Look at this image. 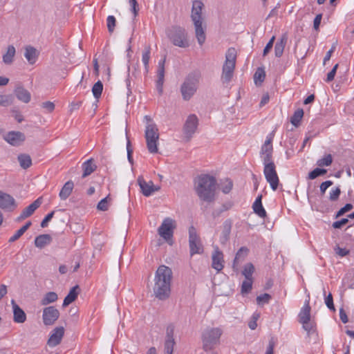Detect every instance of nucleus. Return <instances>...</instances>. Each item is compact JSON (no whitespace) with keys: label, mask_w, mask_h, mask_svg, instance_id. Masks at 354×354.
I'll use <instances>...</instances> for the list:
<instances>
[{"label":"nucleus","mask_w":354,"mask_h":354,"mask_svg":"<svg viewBox=\"0 0 354 354\" xmlns=\"http://www.w3.org/2000/svg\"><path fill=\"white\" fill-rule=\"evenodd\" d=\"M272 140H273V134L272 133L269 134L264 144L261 146L260 155L261 158L263 162H271L272 160V153H273V147H272Z\"/></svg>","instance_id":"f8f14e48"},{"label":"nucleus","mask_w":354,"mask_h":354,"mask_svg":"<svg viewBox=\"0 0 354 354\" xmlns=\"http://www.w3.org/2000/svg\"><path fill=\"white\" fill-rule=\"evenodd\" d=\"M21 168L26 169L32 165V159L28 154L21 153L17 157Z\"/></svg>","instance_id":"f704fd0d"},{"label":"nucleus","mask_w":354,"mask_h":354,"mask_svg":"<svg viewBox=\"0 0 354 354\" xmlns=\"http://www.w3.org/2000/svg\"><path fill=\"white\" fill-rule=\"evenodd\" d=\"M252 209L254 212L257 214L260 218H264L267 216V213L262 205V195H259L254 203L252 204Z\"/></svg>","instance_id":"5701e85b"},{"label":"nucleus","mask_w":354,"mask_h":354,"mask_svg":"<svg viewBox=\"0 0 354 354\" xmlns=\"http://www.w3.org/2000/svg\"><path fill=\"white\" fill-rule=\"evenodd\" d=\"M263 174L268 183H269L272 190L275 191L279 185V179L277 173L276 166L274 161L263 162Z\"/></svg>","instance_id":"6e6552de"},{"label":"nucleus","mask_w":354,"mask_h":354,"mask_svg":"<svg viewBox=\"0 0 354 354\" xmlns=\"http://www.w3.org/2000/svg\"><path fill=\"white\" fill-rule=\"evenodd\" d=\"M42 203L41 197L38 198L34 202H32L28 207L24 208L21 212V214L17 218V221H21L26 218L30 217L35 211L41 205Z\"/></svg>","instance_id":"2eb2a0df"},{"label":"nucleus","mask_w":354,"mask_h":354,"mask_svg":"<svg viewBox=\"0 0 354 354\" xmlns=\"http://www.w3.org/2000/svg\"><path fill=\"white\" fill-rule=\"evenodd\" d=\"M232 225V222L231 219H227L224 221L223 224V231L220 238V242L222 244H225L229 240Z\"/></svg>","instance_id":"b1692460"},{"label":"nucleus","mask_w":354,"mask_h":354,"mask_svg":"<svg viewBox=\"0 0 354 354\" xmlns=\"http://www.w3.org/2000/svg\"><path fill=\"white\" fill-rule=\"evenodd\" d=\"M102 91L103 84L102 82L99 80L96 83H95L92 88V93L93 94L94 97L98 100L101 97Z\"/></svg>","instance_id":"c03bdc74"},{"label":"nucleus","mask_w":354,"mask_h":354,"mask_svg":"<svg viewBox=\"0 0 354 354\" xmlns=\"http://www.w3.org/2000/svg\"><path fill=\"white\" fill-rule=\"evenodd\" d=\"M232 205L231 203H226L223 204L221 209L215 211L213 213V216L214 217L220 216L221 214H222L223 212L230 209L232 207Z\"/></svg>","instance_id":"13d9d810"},{"label":"nucleus","mask_w":354,"mask_h":354,"mask_svg":"<svg viewBox=\"0 0 354 354\" xmlns=\"http://www.w3.org/2000/svg\"><path fill=\"white\" fill-rule=\"evenodd\" d=\"M64 335V328L62 326L56 327L52 331V333L48 340L49 346L54 347L58 345Z\"/></svg>","instance_id":"f3484780"},{"label":"nucleus","mask_w":354,"mask_h":354,"mask_svg":"<svg viewBox=\"0 0 354 354\" xmlns=\"http://www.w3.org/2000/svg\"><path fill=\"white\" fill-rule=\"evenodd\" d=\"M174 228V221L170 218H166L158 227V232L161 237L169 241L173 237Z\"/></svg>","instance_id":"9b49d317"},{"label":"nucleus","mask_w":354,"mask_h":354,"mask_svg":"<svg viewBox=\"0 0 354 354\" xmlns=\"http://www.w3.org/2000/svg\"><path fill=\"white\" fill-rule=\"evenodd\" d=\"M59 317V312L55 306L46 307L43 310L42 319L46 326L53 325Z\"/></svg>","instance_id":"4468645a"},{"label":"nucleus","mask_w":354,"mask_h":354,"mask_svg":"<svg viewBox=\"0 0 354 354\" xmlns=\"http://www.w3.org/2000/svg\"><path fill=\"white\" fill-rule=\"evenodd\" d=\"M74 187L72 180L67 181L59 192V196L62 200H66L71 195Z\"/></svg>","instance_id":"c756f323"},{"label":"nucleus","mask_w":354,"mask_h":354,"mask_svg":"<svg viewBox=\"0 0 354 354\" xmlns=\"http://www.w3.org/2000/svg\"><path fill=\"white\" fill-rule=\"evenodd\" d=\"M201 74L199 71L189 73L180 86V92L184 100H189L196 93Z\"/></svg>","instance_id":"20e7f679"},{"label":"nucleus","mask_w":354,"mask_h":354,"mask_svg":"<svg viewBox=\"0 0 354 354\" xmlns=\"http://www.w3.org/2000/svg\"><path fill=\"white\" fill-rule=\"evenodd\" d=\"M150 54H151V48L150 46H147L145 48L144 51L142 52V61L145 66V73H147L149 72V63L150 60Z\"/></svg>","instance_id":"4c0bfd02"},{"label":"nucleus","mask_w":354,"mask_h":354,"mask_svg":"<svg viewBox=\"0 0 354 354\" xmlns=\"http://www.w3.org/2000/svg\"><path fill=\"white\" fill-rule=\"evenodd\" d=\"M13 309V320L18 324L24 323L26 320V315L24 310L16 304L14 299L11 300Z\"/></svg>","instance_id":"6ab92c4d"},{"label":"nucleus","mask_w":354,"mask_h":354,"mask_svg":"<svg viewBox=\"0 0 354 354\" xmlns=\"http://www.w3.org/2000/svg\"><path fill=\"white\" fill-rule=\"evenodd\" d=\"M333 184L331 180H326L321 183L319 186L320 192L322 195H324L326 189Z\"/></svg>","instance_id":"e2e57ef3"},{"label":"nucleus","mask_w":354,"mask_h":354,"mask_svg":"<svg viewBox=\"0 0 354 354\" xmlns=\"http://www.w3.org/2000/svg\"><path fill=\"white\" fill-rule=\"evenodd\" d=\"M334 250L335 251V253L341 257H344L350 253L349 250H347L346 248H342L339 247L338 245H337L334 248Z\"/></svg>","instance_id":"052dcab7"},{"label":"nucleus","mask_w":354,"mask_h":354,"mask_svg":"<svg viewBox=\"0 0 354 354\" xmlns=\"http://www.w3.org/2000/svg\"><path fill=\"white\" fill-rule=\"evenodd\" d=\"M223 331L219 328H207L202 333L203 348L205 351L212 350L219 342Z\"/></svg>","instance_id":"0eeeda50"},{"label":"nucleus","mask_w":354,"mask_h":354,"mask_svg":"<svg viewBox=\"0 0 354 354\" xmlns=\"http://www.w3.org/2000/svg\"><path fill=\"white\" fill-rule=\"evenodd\" d=\"M16 50L14 46L10 45L6 53L3 55V62L6 64H11L15 55Z\"/></svg>","instance_id":"72a5a7b5"},{"label":"nucleus","mask_w":354,"mask_h":354,"mask_svg":"<svg viewBox=\"0 0 354 354\" xmlns=\"http://www.w3.org/2000/svg\"><path fill=\"white\" fill-rule=\"evenodd\" d=\"M189 247L191 256L203 252L201 238L193 225L189 227Z\"/></svg>","instance_id":"1a4fd4ad"},{"label":"nucleus","mask_w":354,"mask_h":354,"mask_svg":"<svg viewBox=\"0 0 354 354\" xmlns=\"http://www.w3.org/2000/svg\"><path fill=\"white\" fill-rule=\"evenodd\" d=\"M212 266L218 272L223 270L224 265L223 254L222 252L216 249L212 254Z\"/></svg>","instance_id":"412c9836"},{"label":"nucleus","mask_w":354,"mask_h":354,"mask_svg":"<svg viewBox=\"0 0 354 354\" xmlns=\"http://www.w3.org/2000/svg\"><path fill=\"white\" fill-rule=\"evenodd\" d=\"M52 241V237L50 234H44L36 236L35 239V245L40 249L44 248L49 245Z\"/></svg>","instance_id":"393cba45"},{"label":"nucleus","mask_w":354,"mask_h":354,"mask_svg":"<svg viewBox=\"0 0 354 354\" xmlns=\"http://www.w3.org/2000/svg\"><path fill=\"white\" fill-rule=\"evenodd\" d=\"M58 299V296L55 292H48L41 300V304L43 306H46L49 304L56 301Z\"/></svg>","instance_id":"e433bc0d"},{"label":"nucleus","mask_w":354,"mask_h":354,"mask_svg":"<svg viewBox=\"0 0 354 354\" xmlns=\"http://www.w3.org/2000/svg\"><path fill=\"white\" fill-rule=\"evenodd\" d=\"M172 271L165 265L160 266L155 274L153 292L159 300H166L170 296Z\"/></svg>","instance_id":"f257e3e1"},{"label":"nucleus","mask_w":354,"mask_h":354,"mask_svg":"<svg viewBox=\"0 0 354 354\" xmlns=\"http://www.w3.org/2000/svg\"><path fill=\"white\" fill-rule=\"evenodd\" d=\"M147 142V149L151 153H156L158 152V141L159 139V134L155 136L145 137Z\"/></svg>","instance_id":"cd10ccee"},{"label":"nucleus","mask_w":354,"mask_h":354,"mask_svg":"<svg viewBox=\"0 0 354 354\" xmlns=\"http://www.w3.org/2000/svg\"><path fill=\"white\" fill-rule=\"evenodd\" d=\"M272 297L268 293H263L257 297V302L259 306L267 304L270 302Z\"/></svg>","instance_id":"49530a36"},{"label":"nucleus","mask_w":354,"mask_h":354,"mask_svg":"<svg viewBox=\"0 0 354 354\" xmlns=\"http://www.w3.org/2000/svg\"><path fill=\"white\" fill-rule=\"evenodd\" d=\"M137 181L144 196H149L153 193L152 181L147 182L142 176H138Z\"/></svg>","instance_id":"aec40b11"},{"label":"nucleus","mask_w":354,"mask_h":354,"mask_svg":"<svg viewBox=\"0 0 354 354\" xmlns=\"http://www.w3.org/2000/svg\"><path fill=\"white\" fill-rule=\"evenodd\" d=\"M254 272V267L252 263H246L242 271V274L246 279H252V274Z\"/></svg>","instance_id":"79ce46f5"},{"label":"nucleus","mask_w":354,"mask_h":354,"mask_svg":"<svg viewBox=\"0 0 354 354\" xmlns=\"http://www.w3.org/2000/svg\"><path fill=\"white\" fill-rule=\"evenodd\" d=\"M348 219L346 218H342L339 221H335L333 223L332 226L335 229H340L342 226L347 224Z\"/></svg>","instance_id":"69168bd1"},{"label":"nucleus","mask_w":354,"mask_h":354,"mask_svg":"<svg viewBox=\"0 0 354 354\" xmlns=\"http://www.w3.org/2000/svg\"><path fill=\"white\" fill-rule=\"evenodd\" d=\"M17 207V204L14 197L0 190V208L4 211L12 212Z\"/></svg>","instance_id":"ddd939ff"},{"label":"nucleus","mask_w":354,"mask_h":354,"mask_svg":"<svg viewBox=\"0 0 354 354\" xmlns=\"http://www.w3.org/2000/svg\"><path fill=\"white\" fill-rule=\"evenodd\" d=\"M25 139V135L20 131H10L5 136V140L13 146L20 145Z\"/></svg>","instance_id":"a211bd4d"},{"label":"nucleus","mask_w":354,"mask_h":354,"mask_svg":"<svg viewBox=\"0 0 354 354\" xmlns=\"http://www.w3.org/2000/svg\"><path fill=\"white\" fill-rule=\"evenodd\" d=\"M203 3L201 1H194L192 3L191 18L194 22L196 37L200 46H202L206 39L205 28L203 27L202 10Z\"/></svg>","instance_id":"7ed1b4c3"},{"label":"nucleus","mask_w":354,"mask_h":354,"mask_svg":"<svg viewBox=\"0 0 354 354\" xmlns=\"http://www.w3.org/2000/svg\"><path fill=\"white\" fill-rule=\"evenodd\" d=\"M337 68H338V64H337L333 66L332 70L327 74V77L326 79V82H330L334 80Z\"/></svg>","instance_id":"680f3d73"},{"label":"nucleus","mask_w":354,"mask_h":354,"mask_svg":"<svg viewBox=\"0 0 354 354\" xmlns=\"http://www.w3.org/2000/svg\"><path fill=\"white\" fill-rule=\"evenodd\" d=\"M249 250L246 247H241L236 254L235 258L233 261V269H237L236 266L239 261H242L245 259V257L248 253Z\"/></svg>","instance_id":"2f4dec72"},{"label":"nucleus","mask_w":354,"mask_h":354,"mask_svg":"<svg viewBox=\"0 0 354 354\" xmlns=\"http://www.w3.org/2000/svg\"><path fill=\"white\" fill-rule=\"evenodd\" d=\"M82 167L83 169L82 178H85L91 175L96 169L97 166L93 163V159L90 158L83 162Z\"/></svg>","instance_id":"c85d7f7f"},{"label":"nucleus","mask_w":354,"mask_h":354,"mask_svg":"<svg viewBox=\"0 0 354 354\" xmlns=\"http://www.w3.org/2000/svg\"><path fill=\"white\" fill-rule=\"evenodd\" d=\"M165 57L158 62V68L157 71V80L156 82V89L158 94L161 95L163 93V84L165 82Z\"/></svg>","instance_id":"dca6fc26"},{"label":"nucleus","mask_w":354,"mask_h":354,"mask_svg":"<svg viewBox=\"0 0 354 354\" xmlns=\"http://www.w3.org/2000/svg\"><path fill=\"white\" fill-rule=\"evenodd\" d=\"M353 206L351 203L346 204L343 207H342L335 214V218H339L343 216L345 213L349 212L353 209Z\"/></svg>","instance_id":"6e6d98bb"},{"label":"nucleus","mask_w":354,"mask_h":354,"mask_svg":"<svg viewBox=\"0 0 354 354\" xmlns=\"http://www.w3.org/2000/svg\"><path fill=\"white\" fill-rule=\"evenodd\" d=\"M236 50L234 48H229L225 53V61L223 66L221 80L227 83L231 81L236 66Z\"/></svg>","instance_id":"423d86ee"},{"label":"nucleus","mask_w":354,"mask_h":354,"mask_svg":"<svg viewBox=\"0 0 354 354\" xmlns=\"http://www.w3.org/2000/svg\"><path fill=\"white\" fill-rule=\"evenodd\" d=\"M54 214L55 211H52L44 217L41 223V227H46L48 226V223L53 218Z\"/></svg>","instance_id":"0e129e2a"},{"label":"nucleus","mask_w":354,"mask_h":354,"mask_svg":"<svg viewBox=\"0 0 354 354\" xmlns=\"http://www.w3.org/2000/svg\"><path fill=\"white\" fill-rule=\"evenodd\" d=\"M26 232L21 227L19 229L13 236H12L9 240V243H13L18 240Z\"/></svg>","instance_id":"bf43d9fd"},{"label":"nucleus","mask_w":354,"mask_h":354,"mask_svg":"<svg viewBox=\"0 0 354 354\" xmlns=\"http://www.w3.org/2000/svg\"><path fill=\"white\" fill-rule=\"evenodd\" d=\"M174 326L173 324H169L167 326L166 329V339L165 342V345H167V343L171 344V346H174L175 340L174 338Z\"/></svg>","instance_id":"c9c22d12"},{"label":"nucleus","mask_w":354,"mask_h":354,"mask_svg":"<svg viewBox=\"0 0 354 354\" xmlns=\"http://www.w3.org/2000/svg\"><path fill=\"white\" fill-rule=\"evenodd\" d=\"M17 98L24 103H28L31 99L30 93L24 88L22 86L18 85L14 91Z\"/></svg>","instance_id":"4be33fe9"},{"label":"nucleus","mask_w":354,"mask_h":354,"mask_svg":"<svg viewBox=\"0 0 354 354\" xmlns=\"http://www.w3.org/2000/svg\"><path fill=\"white\" fill-rule=\"evenodd\" d=\"M79 290L80 288L77 285L75 286L70 290L69 292L64 299L62 304L63 307L68 306L77 299L79 295Z\"/></svg>","instance_id":"a878e982"},{"label":"nucleus","mask_w":354,"mask_h":354,"mask_svg":"<svg viewBox=\"0 0 354 354\" xmlns=\"http://www.w3.org/2000/svg\"><path fill=\"white\" fill-rule=\"evenodd\" d=\"M198 125V120L197 116L195 114L189 115L183 126V133L187 141H189L192 138L197 129Z\"/></svg>","instance_id":"9d476101"},{"label":"nucleus","mask_w":354,"mask_h":354,"mask_svg":"<svg viewBox=\"0 0 354 354\" xmlns=\"http://www.w3.org/2000/svg\"><path fill=\"white\" fill-rule=\"evenodd\" d=\"M326 173L327 170L326 169L317 167L308 173V178L314 180L319 176H324Z\"/></svg>","instance_id":"37998d69"},{"label":"nucleus","mask_w":354,"mask_h":354,"mask_svg":"<svg viewBox=\"0 0 354 354\" xmlns=\"http://www.w3.org/2000/svg\"><path fill=\"white\" fill-rule=\"evenodd\" d=\"M41 107L45 109L48 113H51L55 109V104L52 102L46 101L41 104Z\"/></svg>","instance_id":"338daca9"},{"label":"nucleus","mask_w":354,"mask_h":354,"mask_svg":"<svg viewBox=\"0 0 354 354\" xmlns=\"http://www.w3.org/2000/svg\"><path fill=\"white\" fill-rule=\"evenodd\" d=\"M324 295L325 296V304L326 306L332 311H335V308L333 304V299L331 293L326 296V290L324 289Z\"/></svg>","instance_id":"3c124183"},{"label":"nucleus","mask_w":354,"mask_h":354,"mask_svg":"<svg viewBox=\"0 0 354 354\" xmlns=\"http://www.w3.org/2000/svg\"><path fill=\"white\" fill-rule=\"evenodd\" d=\"M303 326V328L307 331L308 334L310 335L315 331V323L310 319L308 322H306V324H301Z\"/></svg>","instance_id":"603ef678"},{"label":"nucleus","mask_w":354,"mask_h":354,"mask_svg":"<svg viewBox=\"0 0 354 354\" xmlns=\"http://www.w3.org/2000/svg\"><path fill=\"white\" fill-rule=\"evenodd\" d=\"M286 42L287 37L286 35H283L280 40L277 41L274 46V54L277 57L282 56Z\"/></svg>","instance_id":"473e14b6"},{"label":"nucleus","mask_w":354,"mask_h":354,"mask_svg":"<svg viewBox=\"0 0 354 354\" xmlns=\"http://www.w3.org/2000/svg\"><path fill=\"white\" fill-rule=\"evenodd\" d=\"M341 194V189L339 187H336L330 190L329 194V200L331 201H336L339 198Z\"/></svg>","instance_id":"864d4df0"},{"label":"nucleus","mask_w":354,"mask_h":354,"mask_svg":"<svg viewBox=\"0 0 354 354\" xmlns=\"http://www.w3.org/2000/svg\"><path fill=\"white\" fill-rule=\"evenodd\" d=\"M129 4L131 7V10L133 13L134 17H136L138 13V3L136 0H129Z\"/></svg>","instance_id":"774afa93"},{"label":"nucleus","mask_w":354,"mask_h":354,"mask_svg":"<svg viewBox=\"0 0 354 354\" xmlns=\"http://www.w3.org/2000/svg\"><path fill=\"white\" fill-rule=\"evenodd\" d=\"M333 162V158L330 154L326 155L324 158L317 161V165L319 167L330 166Z\"/></svg>","instance_id":"a18cd8bd"},{"label":"nucleus","mask_w":354,"mask_h":354,"mask_svg":"<svg viewBox=\"0 0 354 354\" xmlns=\"http://www.w3.org/2000/svg\"><path fill=\"white\" fill-rule=\"evenodd\" d=\"M304 116V111L301 109L296 110L290 118V122L296 127L300 124V122Z\"/></svg>","instance_id":"58836bf2"},{"label":"nucleus","mask_w":354,"mask_h":354,"mask_svg":"<svg viewBox=\"0 0 354 354\" xmlns=\"http://www.w3.org/2000/svg\"><path fill=\"white\" fill-rule=\"evenodd\" d=\"M252 288V279L244 280L241 285V293L248 294Z\"/></svg>","instance_id":"de8ad7c7"},{"label":"nucleus","mask_w":354,"mask_h":354,"mask_svg":"<svg viewBox=\"0 0 354 354\" xmlns=\"http://www.w3.org/2000/svg\"><path fill=\"white\" fill-rule=\"evenodd\" d=\"M266 73L263 69L259 68L254 75V80L255 82V84H257V82H259L260 83L263 82L265 80Z\"/></svg>","instance_id":"09e8293b"},{"label":"nucleus","mask_w":354,"mask_h":354,"mask_svg":"<svg viewBox=\"0 0 354 354\" xmlns=\"http://www.w3.org/2000/svg\"><path fill=\"white\" fill-rule=\"evenodd\" d=\"M216 188V179L209 174L198 176L196 192L202 201L210 203L214 200Z\"/></svg>","instance_id":"f03ea898"},{"label":"nucleus","mask_w":354,"mask_h":354,"mask_svg":"<svg viewBox=\"0 0 354 354\" xmlns=\"http://www.w3.org/2000/svg\"><path fill=\"white\" fill-rule=\"evenodd\" d=\"M158 134H159L158 129L155 123L151 122L147 124L145 129V137L155 136Z\"/></svg>","instance_id":"ea45409f"},{"label":"nucleus","mask_w":354,"mask_h":354,"mask_svg":"<svg viewBox=\"0 0 354 354\" xmlns=\"http://www.w3.org/2000/svg\"><path fill=\"white\" fill-rule=\"evenodd\" d=\"M221 190L224 194H229L233 187V182L230 178H225L221 181Z\"/></svg>","instance_id":"a19ab883"},{"label":"nucleus","mask_w":354,"mask_h":354,"mask_svg":"<svg viewBox=\"0 0 354 354\" xmlns=\"http://www.w3.org/2000/svg\"><path fill=\"white\" fill-rule=\"evenodd\" d=\"M108 199L109 196L102 199L97 205V209L101 211H106L109 209Z\"/></svg>","instance_id":"4d7b16f0"},{"label":"nucleus","mask_w":354,"mask_h":354,"mask_svg":"<svg viewBox=\"0 0 354 354\" xmlns=\"http://www.w3.org/2000/svg\"><path fill=\"white\" fill-rule=\"evenodd\" d=\"M24 56L30 64H34L37 58V50L30 46L26 47Z\"/></svg>","instance_id":"7c9ffc66"},{"label":"nucleus","mask_w":354,"mask_h":354,"mask_svg":"<svg viewBox=\"0 0 354 354\" xmlns=\"http://www.w3.org/2000/svg\"><path fill=\"white\" fill-rule=\"evenodd\" d=\"M310 310L309 302L306 301L303 308L301 309L299 313V321L301 324H306L310 319Z\"/></svg>","instance_id":"bb28decb"},{"label":"nucleus","mask_w":354,"mask_h":354,"mask_svg":"<svg viewBox=\"0 0 354 354\" xmlns=\"http://www.w3.org/2000/svg\"><path fill=\"white\" fill-rule=\"evenodd\" d=\"M106 23H107V28L110 33H112L114 31L115 24H116V19L114 16L109 15L108 16L106 19Z\"/></svg>","instance_id":"5fc2aeb1"},{"label":"nucleus","mask_w":354,"mask_h":354,"mask_svg":"<svg viewBox=\"0 0 354 354\" xmlns=\"http://www.w3.org/2000/svg\"><path fill=\"white\" fill-rule=\"evenodd\" d=\"M12 102V97L10 95H1L0 94V106H8Z\"/></svg>","instance_id":"8fccbe9b"},{"label":"nucleus","mask_w":354,"mask_h":354,"mask_svg":"<svg viewBox=\"0 0 354 354\" xmlns=\"http://www.w3.org/2000/svg\"><path fill=\"white\" fill-rule=\"evenodd\" d=\"M166 34L174 46L183 48L189 46L187 33L184 28L180 26H173L167 30Z\"/></svg>","instance_id":"39448f33"}]
</instances>
